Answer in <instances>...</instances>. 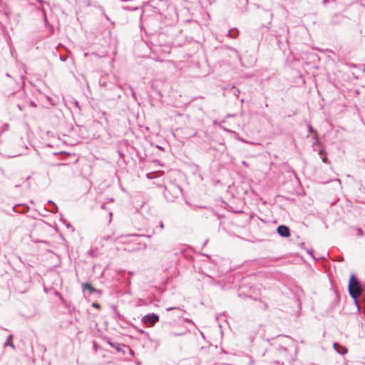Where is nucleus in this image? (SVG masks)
<instances>
[{
	"label": "nucleus",
	"instance_id": "obj_1",
	"mask_svg": "<svg viewBox=\"0 0 365 365\" xmlns=\"http://www.w3.org/2000/svg\"><path fill=\"white\" fill-rule=\"evenodd\" d=\"M349 292L350 296L354 299L357 304V298L362 292V287L359 281L354 274H351L349 283Z\"/></svg>",
	"mask_w": 365,
	"mask_h": 365
},
{
	"label": "nucleus",
	"instance_id": "obj_2",
	"mask_svg": "<svg viewBox=\"0 0 365 365\" xmlns=\"http://www.w3.org/2000/svg\"><path fill=\"white\" fill-rule=\"evenodd\" d=\"M163 193L168 200L172 201L182 194V189L178 184H168L164 187Z\"/></svg>",
	"mask_w": 365,
	"mask_h": 365
},
{
	"label": "nucleus",
	"instance_id": "obj_3",
	"mask_svg": "<svg viewBox=\"0 0 365 365\" xmlns=\"http://www.w3.org/2000/svg\"><path fill=\"white\" fill-rule=\"evenodd\" d=\"M142 321L146 326L153 327L159 321V317L156 314L152 313L144 316Z\"/></svg>",
	"mask_w": 365,
	"mask_h": 365
},
{
	"label": "nucleus",
	"instance_id": "obj_4",
	"mask_svg": "<svg viewBox=\"0 0 365 365\" xmlns=\"http://www.w3.org/2000/svg\"><path fill=\"white\" fill-rule=\"evenodd\" d=\"M277 233L283 237H288L290 235V230L287 226L285 225H279L277 227Z\"/></svg>",
	"mask_w": 365,
	"mask_h": 365
},
{
	"label": "nucleus",
	"instance_id": "obj_5",
	"mask_svg": "<svg viewBox=\"0 0 365 365\" xmlns=\"http://www.w3.org/2000/svg\"><path fill=\"white\" fill-rule=\"evenodd\" d=\"M334 349L339 354H345L347 353V349L344 346L339 345L338 343H334L333 344Z\"/></svg>",
	"mask_w": 365,
	"mask_h": 365
},
{
	"label": "nucleus",
	"instance_id": "obj_6",
	"mask_svg": "<svg viewBox=\"0 0 365 365\" xmlns=\"http://www.w3.org/2000/svg\"><path fill=\"white\" fill-rule=\"evenodd\" d=\"M317 145L318 147V153L322 156L324 153H325V149L323 145H322L319 141L318 140V143L315 140V142L313 143V146Z\"/></svg>",
	"mask_w": 365,
	"mask_h": 365
},
{
	"label": "nucleus",
	"instance_id": "obj_7",
	"mask_svg": "<svg viewBox=\"0 0 365 365\" xmlns=\"http://www.w3.org/2000/svg\"><path fill=\"white\" fill-rule=\"evenodd\" d=\"M239 34V31L237 29L232 28L230 29L227 32V36L232 38H235L237 37Z\"/></svg>",
	"mask_w": 365,
	"mask_h": 365
},
{
	"label": "nucleus",
	"instance_id": "obj_8",
	"mask_svg": "<svg viewBox=\"0 0 365 365\" xmlns=\"http://www.w3.org/2000/svg\"><path fill=\"white\" fill-rule=\"evenodd\" d=\"M307 128H308V131L310 133H314V136L312 137L313 139H314L317 143H318V134L317 133V131L313 128V127L312 126L311 124H307Z\"/></svg>",
	"mask_w": 365,
	"mask_h": 365
},
{
	"label": "nucleus",
	"instance_id": "obj_9",
	"mask_svg": "<svg viewBox=\"0 0 365 365\" xmlns=\"http://www.w3.org/2000/svg\"><path fill=\"white\" fill-rule=\"evenodd\" d=\"M83 289L89 290L91 292H95L96 289L90 284L86 283L83 284Z\"/></svg>",
	"mask_w": 365,
	"mask_h": 365
},
{
	"label": "nucleus",
	"instance_id": "obj_10",
	"mask_svg": "<svg viewBox=\"0 0 365 365\" xmlns=\"http://www.w3.org/2000/svg\"><path fill=\"white\" fill-rule=\"evenodd\" d=\"M12 338H13V335H11V334L8 336L6 342L5 344V346H9L12 347L14 349H15V346L10 341Z\"/></svg>",
	"mask_w": 365,
	"mask_h": 365
},
{
	"label": "nucleus",
	"instance_id": "obj_11",
	"mask_svg": "<svg viewBox=\"0 0 365 365\" xmlns=\"http://www.w3.org/2000/svg\"><path fill=\"white\" fill-rule=\"evenodd\" d=\"M48 204L53 205V209L50 210L51 212L56 213L58 211V207L53 201L48 200Z\"/></svg>",
	"mask_w": 365,
	"mask_h": 365
},
{
	"label": "nucleus",
	"instance_id": "obj_12",
	"mask_svg": "<svg viewBox=\"0 0 365 365\" xmlns=\"http://www.w3.org/2000/svg\"><path fill=\"white\" fill-rule=\"evenodd\" d=\"M224 48L232 51L233 53H235V54L236 55V56L238 58H240V54H239L238 51L235 48H232L231 46H225Z\"/></svg>",
	"mask_w": 365,
	"mask_h": 365
},
{
	"label": "nucleus",
	"instance_id": "obj_13",
	"mask_svg": "<svg viewBox=\"0 0 365 365\" xmlns=\"http://www.w3.org/2000/svg\"><path fill=\"white\" fill-rule=\"evenodd\" d=\"M282 32H276L275 36L277 38L279 36H282L285 32L288 31V29L284 26V28L281 29Z\"/></svg>",
	"mask_w": 365,
	"mask_h": 365
},
{
	"label": "nucleus",
	"instance_id": "obj_14",
	"mask_svg": "<svg viewBox=\"0 0 365 365\" xmlns=\"http://www.w3.org/2000/svg\"><path fill=\"white\" fill-rule=\"evenodd\" d=\"M172 310H178V311H181V309H180V307H168V308H166V311H172Z\"/></svg>",
	"mask_w": 365,
	"mask_h": 365
},
{
	"label": "nucleus",
	"instance_id": "obj_15",
	"mask_svg": "<svg viewBox=\"0 0 365 365\" xmlns=\"http://www.w3.org/2000/svg\"><path fill=\"white\" fill-rule=\"evenodd\" d=\"M357 234L359 236H363L364 235V232H363V230L361 229V228H358L357 229Z\"/></svg>",
	"mask_w": 365,
	"mask_h": 365
},
{
	"label": "nucleus",
	"instance_id": "obj_16",
	"mask_svg": "<svg viewBox=\"0 0 365 365\" xmlns=\"http://www.w3.org/2000/svg\"><path fill=\"white\" fill-rule=\"evenodd\" d=\"M92 307H95L96 309H101V305L99 304L96 303V302H93L92 304Z\"/></svg>",
	"mask_w": 365,
	"mask_h": 365
},
{
	"label": "nucleus",
	"instance_id": "obj_17",
	"mask_svg": "<svg viewBox=\"0 0 365 365\" xmlns=\"http://www.w3.org/2000/svg\"><path fill=\"white\" fill-rule=\"evenodd\" d=\"M170 335H172V336H181V335H182V334H183V333H177V332H173V331H171V332L170 333Z\"/></svg>",
	"mask_w": 365,
	"mask_h": 365
},
{
	"label": "nucleus",
	"instance_id": "obj_18",
	"mask_svg": "<svg viewBox=\"0 0 365 365\" xmlns=\"http://www.w3.org/2000/svg\"><path fill=\"white\" fill-rule=\"evenodd\" d=\"M129 88H130V90L131 91V92H132V96H133V98H136V94H135V92L133 90V88H132V87H131V86H129Z\"/></svg>",
	"mask_w": 365,
	"mask_h": 365
},
{
	"label": "nucleus",
	"instance_id": "obj_19",
	"mask_svg": "<svg viewBox=\"0 0 365 365\" xmlns=\"http://www.w3.org/2000/svg\"><path fill=\"white\" fill-rule=\"evenodd\" d=\"M73 103H74V106H75L76 107H77V108H79V103H78V102L77 101H75L73 102Z\"/></svg>",
	"mask_w": 365,
	"mask_h": 365
},
{
	"label": "nucleus",
	"instance_id": "obj_20",
	"mask_svg": "<svg viewBox=\"0 0 365 365\" xmlns=\"http://www.w3.org/2000/svg\"><path fill=\"white\" fill-rule=\"evenodd\" d=\"M322 161H323L324 163H327L328 162V160H327V158L326 157H323V158H322Z\"/></svg>",
	"mask_w": 365,
	"mask_h": 365
},
{
	"label": "nucleus",
	"instance_id": "obj_21",
	"mask_svg": "<svg viewBox=\"0 0 365 365\" xmlns=\"http://www.w3.org/2000/svg\"><path fill=\"white\" fill-rule=\"evenodd\" d=\"M160 228L161 230H163V229L164 228V225H163V222H161L160 223Z\"/></svg>",
	"mask_w": 365,
	"mask_h": 365
},
{
	"label": "nucleus",
	"instance_id": "obj_22",
	"mask_svg": "<svg viewBox=\"0 0 365 365\" xmlns=\"http://www.w3.org/2000/svg\"><path fill=\"white\" fill-rule=\"evenodd\" d=\"M85 3H86V4L87 6H90V5H91V3H90V1H89V0L86 1H85Z\"/></svg>",
	"mask_w": 365,
	"mask_h": 365
},
{
	"label": "nucleus",
	"instance_id": "obj_23",
	"mask_svg": "<svg viewBox=\"0 0 365 365\" xmlns=\"http://www.w3.org/2000/svg\"><path fill=\"white\" fill-rule=\"evenodd\" d=\"M30 105L31 106H33V107H36V105L34 103H33V102H30Z\"/></svg>",
	"mask_w": 365,
	"mask_h": 365
},
{
	"label": "nucleus",
	"instance_id": "obj_24",
	"mask_svg": "<svg viewBox=\"0 0 365 365\" xmlns=\"http://www.w3.org/2000/svg\"><path fill=\"white\" fill-rule=\"evenodd\" d=\"M101 208L102 209H106V204L103 203L102 205H101Z\"/></svg>",
	"mask_w": 365,
	"mask_h": 365
},
{
	"label": "nucleus",
	"instance_id": "obj_25",
	"mask_svg": "<svg viewBox=\"0 0 365 365\" xmlns=\"http://www.w3.org/2000/svg\"><path fill=\"white\" fill-rule=\"evenodd\" d=\"M113 200L112 198H108L107 202H112Z\"/></svg>",
	"mask_w": 365,
	"mask_h": 365
},
{
	"label": "nucleus",
	"instance_id": "obj_26",
	"mask_svg": "<svg viewBox=\"0 0 365 365\" xmlns=\"http://www.w3.org/2000/svg\"><path fill=\"white\" fill-rule=\"evenodd\" d=\"M242 164L245 165V166H247V163L245 161H242Z\"/></svg>",
	"mask_w": 365,
	"mask_h": 365
},
{
	"label": "nucleus",
	"instance_id": "obj_27",
	"mask_svg": "<svg viewBox=\"0 0 365 365\" xmlns=\"http://www.w3.org/2000/svg\"><path fill=\"white\" fill-rule=\"evenodd\" d=\"M238 93H240V91L239 90H237V92L235 93V95H237Z\"/></svg>",
	"mask_w": 365,
	"mask_h": 365
},
{
	"label": "nucleus",
	"instance_id": "obj_28",
	"mask_svg": "<svg viewBox=\"0 0 365 365\" xmlns=\"http://www.w3.org/2000/svg\"><path fill=\"white\" fill-rule=\"evenodd\" d=\"M238 93H240V91L239 90H237V92L235 93V95H237Z\"/></svg>",
	"mask_w": 365,
	"mask_h": 365
},
{
	"label": "nucleus",
	"instance_id": "obj_29",
	"mask_svg": "<svg viewBox=\"0 0 365 365\" xmlns=\"http://www.w3.org/2000/svg\"><path fill=\"white\" fill-rule=\"evenodd\" d=\"M31 179V177L30 176H28L27 178H26V180H29Z\"/></svg>",
	"mask_w": 365,
	"mask_h": 365
},
{
	"label": "nucleus",
	"instance_id": "obj_30",
	"mask_svg": "<svg viewBox=\"0 0 365 365\" xmlns=\"http://www.w3.org/2000/svg\"><path fill=\"white\" fill-rule=\"evenodd\" d=\"M18 107H19V108L20 110H22V108H21V106H20V105H18Z\"/></svg>",
	"mask_w": 365,
	"mask_h": 365
},
{
	"label": "nucleus",
	"instance_id": "obj_31",
	"mask_svg": "<svg viewBox=\"0 0 365 365\" xmlns=\"http://www.w3.org/2000/svg\"><path fill=\"white\" fill-rule=\"evenodd\" d=\"M109 215H110V217H112V215H113V214H112V212H111L109 213Z\"/></svg>",
	"mask_w": 365,
	"mask_h": 365
},
{
	"label": "nucleus",
	"instance_id": "obj_32",
	"mask_svg": "<svg viewBox=\"0 0 365 365\" xmlns=\"http://www.w3.org/2000/svg\"><path fill=\"white\" fill-rule=\"evenodd\" d=\"M269 15L272 17V14L269 13Z\"/></svg>",
	"mask_w": 365,
	"mask_h": 365
},
{
	"label": "nucleus",
	"instance_id": "obj_33",
	"mask_svg": "<svg viewBox=\"0 0 365 365\" xmlns=\"http://www.w3.org/2000/svg\"><path fill=\"white\" fill-rule=\"evenodd\" d=\"M283 350L287 351L286 348H282Z\"/></svg>",
	"mask_w": 365,
	"mask_h": 365
},
{
	"label": "nucleus",
	"instance_id": "obj_34",
	"mask_svg": "<svg viewBox=\"0 0 365 365\" xmlns=\"http://www.w3.org/2000/svg\"><path fill=\"white\" fill-rule=\"evenodd\" d=\"M364 71L365 72V68H364Z\"/></svg>",
	"mask_w": 365,
	"mask_h": 365
}]
</instances>
